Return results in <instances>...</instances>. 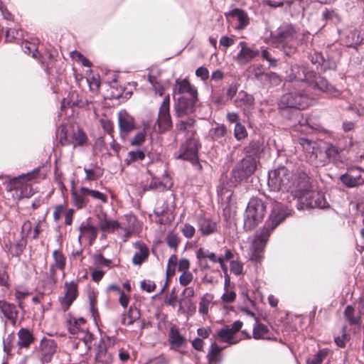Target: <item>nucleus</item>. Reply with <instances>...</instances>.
<instances>
[{"instance_id":"obj_1","label":"nucleus","mask_w":364,"mask_h":364,"mask_svg":"<svg viewBox=\"0 0 364 364\" xmlns=\"http://www.w3.org/2000/svg\"><path fill=\"white\" fill-rule=\"evenodd\" d=\"M287 216L286 208L279 203H275L264 226L256 232L252 244L257 249H264L272 232Z\"/></svg>"},{"instance_id":"obj_2","label":"nucleus","mask_w":364,"mask_h":364,"mask_svg":"<svg viewBox=\"0 0 364 364\" xmlns=\"http://www.w3.org/2000/svg\"><path fill=\"white\" fill-rule=\"evenodd\" d=\"M272 36L273 41L282 48L287 55L294 53L302 41L295 26L289 23H282Z\"/></svg>"},{"instance_id":"obj_3","label":"nucleus","mask_w":364,"mask_h":364,"mask_svg":"<svg viewBox=\"0 0 364 364\" xmlns=\"http://www.w3.org/2000/svg\"><path fill=\"white\" fill-rule=\"evenodd\" d=\"M266 205L259 198H252L244 213L243 229L246 232L255 230L264 220Z\"/></svg>"},{"instance_id":"obj_4","label":"nucleus","mask_w":364,"mask_h":364,"mask_svg":"<svg viewBox=\"0 0 364 364\" xmlns=\"http://www.w3.org/2000/svg\"><path fill=\"white\" fill-rule=\"evenodd\" d=\"M39 176V169H35L31 172L23 173L17 177L10 178L6 183V191L8 192H19L18 196L19 198H30L34 194L32 187V182Z\"/></svg>"},{"instance_id":"obj_5","label":"nucleus","mask_w":364,"mask_h":364,"mask_svg":"<svg viewBox=\"0 0 364 364\" xmlns=\"http://www.w3.org/2000/svg\"><path fill=\"white\" fill-rule=\"evenodd\" d=\"M311 188L312 186L308 175L303 171H297L292 173L287 191L289 192L294 198H297L300 204L306 195L310 193Z\"/></svg>"},{"instance_id":"obj_6","label":"nucleus","mask_w":364,"mask_h":364,"mask_svg":"<svg viewBox=\"0 0 364 364\" xmlns=\"http://www.w3.org/2000/svg\"><path fill=\"white\" fill-rule=\"evenodd\" d=\"M59 139L60 144L62 146H82L88 143L86 133L79 127L70 129L63 127L60 132Z\"/></svg>"},{"instance_id":"obj_7","label":"nucleus","mask_w":364,"mask_h":364,"mask_svg":"<svg viewBox=\"0 0 364 364\" xmlns=\"http://www.w3.org/2000/svg\"><path fill=\"white\" fill-rule=\"evenodd\" d=\"M292 173L282 166L269 173L268 186L273 191H287Z\"/></svg>"},{"instance_id":"obj_8","label":"nucleus","mask_w":364,"mask_h":364,"mask_svg":"<svg viewBox=\"0 0 364 364\" xmlns=\"http://www.w3.org/2000/svg\"><path fill=\"white\" fill-rule=\"evenodd\" d=\"M200 148V144L198 138L188 137L186 141L180 146L179 154L176 159L188 161L193 165L200 166L198 161V150Z\"/></svg>"},{"instance_id":"obj_9","label":"nucleus","mask_w":364,"mask_h":364,"mask_svg":"<svg viewBox=\"0 0 364 364\" xmlns=\"http://www.w3.org/2000/svg\"><path fill=\"white\" fill-rule=\"evenodd\" d=\"M257 168L255 158L245 157L238 161L231 171L232 178L236 182H241L249 178Z\"/></svg>"},{"instance_id":"obj_10","label":"nucleus","mask_w":364,"mask_h":364,"mask_svg":"<svg viewBox=\"0 0 364 364\" xmlns=\"http://www.w3.org/2000/svg\"><path fill=\"white\" fill-rule=\"evenodd\" d=\"M281 102L287 107L304 109L310 105L311 99L304 90L291 91L283 95Z\"/></svg>"},{"instance_id":"obj_11","label":"nucleus","mask_w":364,"mask_h":364,"mask_svg":"<svg viewBox=\"0 0 364 364\" xmlns=\"http://www.w3.org/2000/svg\"><path fill=\"white\" fill-rule=\"evenodd\" d=\"M159 133H164L172 128L173 124L170 114V97L167 95L159 107L156 122Z\"/></svg>"},{"instance_id":"obj_12","label":"nucleus","mask_w":364,"mask_h":364,"mask_svg":"<svg viewBox=\"0 0 364 364\" xmlns=\"http://www.w3.org/2000/svg\"><path fill=\"white\" fill-rule=\"evenodd\" d=\"M79 296V280L65 282L63 296L59 298L61 309L68 311Z\"/></svg>"},{"instance_id":"obj_13","label":"nucleus","mask_w":364,"mask_h":364,"mask_svg":"<svg viewBox=\"0 0 364 364\" xmlns=\"http://www.w3.org/2000/svg\"><path fill=\"white\" fill-rule=\"evenodd\" d=\"M78 230L77 240L80 244L86 242L90 246L94 244L98 235V227L92 223L90 218L81 223Z\"/></svg>"},{"instance_id":"obj_14","label":"nucleus","mask_w":364,"mask_h":364,"mask_svg":"<svg viewBox=\"0 0 364 364\" xmlns=\"http://www.w3.org/2000/svg\"><path fill=\"white\" fill-rule=\"evenodd\" d=\"M341 183L347 188L358 187L364 184V170L360 167L348 168L339 177Z\"/></svg>"},{"instance_id":"obj_15","label":"nucleus","mask_w":364,"mask_h":364,"mask_svg":"<svg viewBox=\"0 0 364 364\" xmlns=\"http://www.w3.org/2000/svg\"><path fill=\"white\" fill-rule=\"evenodd\" d=\"M328 203L326 201V198L323 193L314 191L312 189L310 193L306 195L304 199L299 204V209L304 208H326L328 207Z\"/></svg>"},{"instance_id":"obj_16","label":"nucleus","mask_w":364,"mask_h":364,"mask_svg":"<svg viewBox=\"0 0 364 364\" xmlns=\"http://www.w3.org/2000/svg\"><path fill=\"white\" fill-rule=\"evenodd\" d=\"M196 224L198 232L202 237H208L210 235L218 232L219 225L218 222L209 217L200 215L197 217Z\"/></svg>"},{"instance_id":"obj_17","label":"nucleus","mask_w":364,"mask_h":364,"mask_svg":"<svg viewBox=\"0 0 364 364\" xmlns=\"http://www.w3.org/2000/svg\"><path fill=\"white\" fill-rule=\"evenodd\" d=\"M198 99L179 97L175 103L174 108L178 117L188 115L195 112Z\"/></svg>"},{"instance_id":"obj_18","label":"nucleus","mask_w":364,"mask_h":364,"mask_svg":"<svg viewBox=\"0 0 364 364\" xmlns=\"http://www.w3.org/2000/svg\"><path fill=\"white\" fill-rule=\"evenodd\" d=\"M118 125L122 136H125L136 129L134 118L126 110H122L118 113Z\"/></svg>"},{"instance_id":"obj_19","label":"nucleus","mask_w":364,"mask_h":364,"mask_svg":"<svg viewBox=\"0 0 364 364\" xmlns=\"http://www.w3.org/2000/svg\"><path fill=\"white\" fill-rule=\"evenodd\" d=\"M234 105L242 109L243 114L247 115L253 108L255 97L245 90H240L233 100Z\"/></svg>"},{"instance_id":"obj_20","label":"nucleus","mask_w":364,"mask_h":364,"mask_svg":"<svg viewBox=\"0 0 364 364\" xmlns=\"http://www.w3.org/2000/svg\"><path fill=\"white\" fill-rule=\"evenodd\" d=\"M110 345L109 338H102L97 346V352L95 354V360L103 364H109L112 363L114 358L112 353L108 350Z\"/></svg>"},{"instance_id":"obj_21","label":"nucleus","mask_w":364,"mask_h":364,"mask_svg":"<svg viewBox=\"0 0 364 364\" xmlns=\"http://www.w3.org/2000/svg\"><path fill=\"white\" fill-rule=\"evenodd\" d=\"M0 313L15 326L18 316V311L16 304L10 303L4 299L0 300Z\"/></svg>"},{"instance_id":"obj_22","label":"nucleus","mask_w":364,"mask_h":364,"mask_svg":"<svg viewBox=\"0 0 364 364\" xmlns=\"http://www.w3.org/2000/svg\"><path fill=\"white\" fill-rule=\"evenodd\" d=\"M136 252L132 257V263L134 265H141L146 262L149 256L148 246L142 241H137L134 244Z\"/></svg>"},{"instance_id":"obj_23","label":"nucleus","mask_w":364,"mask_h":364,"mask_svg":"<svg viewBox=\"0 0 364 364\" xmlns=\"http://www.w3.org/2000/svg\"><path fill=\"white\" fill-rule=\"evenodd\" d=\"M313 72H308L305 67L298 65H291L289 77L291 81H297L304 83H308L311 73Z\"/></svg>"},{"instance_id":"obj_24","label":"nucleus","mask_w":364,"mask_h":364,"mask_svg":"<svg viewBox=\"0 0 364 364\" xmlns=\"http://www.w3.org/2000/svg\"><path fill=\"white\" fill-rule=\"evenodd\" d=\"M58 268L49 265L48 271L45 273L43 278L41 280L42 287L44 290L52 291L55 289L58 282Z\"/></svg>"},{"instance_id":"obj_25","label":"nucleus","mask_w":364,"mask_h":364,"mask_svg":"<svg viewBox=\"0 0 364 364\" xmlns=\"http://www.w3.org/2000/svg\"><path fill=\"white\" fill-rule=\"evenodd\" d=\"M56 349L57 344L54 340L43 338L41 343V358L43 362L50 363Z\"/></svg>"},{"instance_id":"obj_26","label":"nucleus","mask_w":364,"mask_h":364,"mask_svg":"<svg viewBox=\"0 0 364 364\" xmlns=\"http://www.w3.org/2000/svg\"><path fill=\"white\" fill-rule=\"evenodd\" d=\"M168 341L171 348L173 350H177L186 343V338L180 333L178 328L176 325L171 326Z\"/></svg>"},{"instance_id":"obj_27","label":"nucleus","mask_w":364,"mask_h":364,"mask_svg":"<svg viewBox=\"0 0 364 364\" xmlns=\"http://www.w3.org/2000/svg\"><path fill=\"white\" fill-rule=\"evenodd\" d=\"M86 320L82 318H70L66 321V326L68 332L73 335L80 337L82 333L86 329Z\"/></svg>"},{"instance_id":"obj_28","label":"nucleus","mask_w":364,"mask_h":364,"mask_svg":"<svg viewBox=\"0 0 364 364\" xmlns=\"http://www.w3.org/2000/svg\"><path fill=\"white\" fill-rule=\"evenodd\" d=\"M173 93V95H179L181 96L183 94L193 95L196 93V87L186 78L177 79L175 82Z\"/></svg>"},{"instance_id":"obj_29","label":"nucleus","mask_w":364,"mask_h":364,"mask_svg":"<svg viewBox=\"0 0 364 364\" xmlns=\"http://www.w3.org/2000/svg\"><path fill=\"white\" fill-rule=\"evenodd\" d=\"M85 190L86 187H81L78 191L74 188L71 190L72 202L78 210L85 208L89 203L87 194Z\"/></svg>"},{"instance_id":"obj_30","label":"nucleus","mask_w":364,"mask_h":364,"mask_svg":"<svg viewBox=\"0 0 364 364\" xmlns=\"http://www.w3.org/2000/svg\"><path fill=\"white\" fill-rule=\"evenodd\" d=\"M99 228L103 232L111 233L120 228L117 220L108 219L106 214L97 215Z\"/></svg>"},{"instance_id":"obj_31","label":"nucleus","mask_w":364,"mask_h":364,"mask_svg":"<svg viewBox=\"0 0 364 364\" xmlns=\"http://www.w3.org/2000/svg\"><path fill=\"white\" fill-rule=\"evenodd\" d=\"M226 18L230 16L237 18L238 25L237 29L243 30L250 24V18L247 13L241 9H234L225 14Z\"/></svg>"},{"instance_id":"obj_32","label":"nucleus","mask_w":364,"mask_h":364,"mask_svg":"<svg viewBox=\"0 0 364 364\" xmlns=\"http://www.w3.org/2000/svg\"><path fill=\"white\" fill-rule=\"evenodd\" d=\"M308 84L313 88L317 89L321 92H330L332 86L328 80L323 77L313 72Z\"/></svg>"},{"instance_id":"obj_33","label":"nucleus","mask_w":364,"mask_h":364,"mask_svg":"<svg viewBox=\"0 0 364 364\" xmlns=\"http://www.w3.org/2000/svg\"><path fill=\"white\" fill-rule=\"evenodd\" d=\"M17 345L19 348H28L35 341V337L30 330L21 328L17 333Z\"/></svg>"},{"instance_id":"obj_34","label":"nucleus","mask_w":364,"mask_h":364,"mask_svg":"<svg viewBox=\"0 0 364 364\" xmlns=\"http://www.w3.org/2000/svg\"><path fill=\"white\" fill-rule=\"evenodd\" d=\"M256 320L257 318H256ZM272 333L269 328L264 323L257 321L253 327L252 338L255 340H270Z\"/></svg>"},{"instance_id":"obj_35","label":"nucleus","mask_w":364,"mask_h":364,"mask_svg":"<svg viewBox=\"0 0 364 364\" xmlns=\"http://www.w3.org/2000/svg\"><path fill=\"white\" fill-rule=\"evenodd\" d=\"M21 48L23 52L28 55H31L33 58H38L40 52L38 50L39 41L33 38L31 41L23 40L21 42Z\"/></svg>"},{"instance_id":"obj_36","label":"nucleus","mask_w":364,"mask_h":364,"mask_svg":"<svg viewBox=\"0 0 364 364\" xmlns=\"http://www.w3.org/2000/svg\"><path fill=\"white\" fill-rule=\"evenodd\" d=\"M53 262L50 264L58 268V270L63 272L65 276V270L67 264V258L61 249H57L52 252Z\"/></svg>"},{"instance_id":"obj_37","label":"nucleus","mask_w":364,"mask_h":364,"mask_svg":"<svg viewBox=\"0 0 364 364\" xmlns=\"http://www.w3.org/2000/svg\"><path fill=\"white\" fill-rule=\"evenodd\" d=\"M259 55L258 50H253L251 48H243L237 53L236 60L240 65H246Z\"/></svg>"},{"instance_id":"obj_38","label":"nucleus","mask_w":364,"mask_h":364,"mask_svg":"<svg viewBox=\"0 0 364 364\" xmlns=\"http://www.w3.org/2000/svg\"><path fill=\"white\" fill-rule=\"evenodd\" d=\"M24 39L23 31L17 26L9 28L6 31L5 41L8 43H19Z\"/></svg>"},{"instance_id":"obj_39","label":"nucleus","mask_w":364,"mask_h":364,"mask_svg":"<svg viewBox=\"0 0 364 364\" xmlns=\"http://www.w3.org/2000/svg\"><path fill=\"white\" fill-rule=\"evenodd\" d=\"M196 257L200 263L204 262L205 259H208L212 263L215 264L221 262L222 257H218L215 253L210 252L209 250L200 247L196 252Z\"/></svg>"},{"instance_id":"obj_40","label":"nucleus","mask_w":364,"mask_h":364,"mask_svg":"<svg viewBox=\"0 0 364 364\" xmlns=\"http://www.w3.org/2000/svg\"><path fill=\"white\" fill-rule=\"evenodd\" d=\"M140 316L141 314L139 309L134 306H131L127 314L122 315V323L127 326L132 325L136 321L140 318Z\"/></svg>"},{"instance_id":"obj_41","label":"nucleus","mask_w":364,"mask_h":364,"mask_svg":"<svg viewBox=\"0 0 364 364\" xmlns=\"http://www.w3.org/2000/svg\"><path fill=\"white\" fill-rule=\"evenodd\" d=\"M262 143L259 140H252L247 146L244 148L246 154L245 157L255 158L259 157L262 151Z\"/></svg>"},{"instance_id":"obj_42","label":"nucleus","mask_w":364,"mask_h":364,"mask_svg":"<svg viewBox=\"0 0 364 364\" xmlns=\"http://www.w3.org/2000/svg\"><path fill=\"white\" fill-rule=\"evenodd\" d=\"M196 120L193 118H189L186 120H181L178 125V130L186 132L188 137H195L196 134V130L195 129Z\"/></svg>"},{"instance_id":"obj_43","label":"nucleus","mask_w":364,"mask_h":364,"mask_svg":"<svg viewBox=\"0 0 364 364\" xmlns=\"http://www.w3.org/2000/svg\"><path fill=\"white\" fill-rule=\"evenodd\" d=\"M343 314L346 320L350 326H360L362 322L361 317L360 315H355V309L352 306L348 305L344 310Z\"/></svg>"},{"instance_id":"obj_44","label":"nucleus","mask_w":364,"mask_h":364,"mask_svg":"<svg viewBox=\"0 0 364 364\" xmlns=\"http://www.w3.org/2000/svg\"><path fill=\"white\" fill-rule=\"evenodd\" d=\"M63 63L61 61H58L56 58L53 59V60L48 61V63L43 64L42 65L44 67L45 70L49 75H52L53 73L60 74L62 73Z\"/></svg>"},{"instance_id":"obj_45","label":"nucleus","mask_w":364,"mask_h":364,"mask_svg":"<svg viewBox=\"0 0 364 364\" xmlns=\"http://www.w3.org/2000/svg\"><path fill=\"white\" fill-rule=\"evenodd\" d=\"M65 105L69 107H82L83 102L76 91H72L69 92L68 97L63 100L62 107H65Z\"/></svg>"},{"instance_id":"obj_46","label":"nucleus","mask_w":364,"mask_h":364,"mask_svg":"<svg viewBox=\"0 0 364 364\" xmlns=\"http://www.w3.org/2000/svg\"><path fill=\"white\" fill-rule=\"evenodd\" d=\"M26 240L22 235L20 239L14 240L13 247L10 250V255L12 257H19L23 252L26 246Z\"/></svg>"},{"instance_id":"obj_47","label":"nucleus","mask_w":364,"mask_h":364,"mask_svg":"<svg viewBox=\"0 0 364 364\" xmlns=\"http://www.w3.org/2000/svg\"><path fill=\"white\" fill-rule=\"evenodd\" d=\"M213 298V294L210 293H206L201 297L198 308V311L200 314L207 315L208 314L209 305L212 302Z\"/></svg>"},{"instance_id":"obj_48","label":"nucleus","mask_w":364,"mask_h":364,"mask_svg":"<svg viewBox=\"0 0 364 364\" xmlns=\"http://www.w3.org/2000/svg\"><path fill=\"white\" fill-rule=\"evenodd\" d=\"M92 259L93 264L98 269L103 267L110 269L112 267V261L105 258L102 253H96L93 255Z\"/></svg>"},{"instance_id":"obj_49","label":"nucleus","mask_w":364,"mask_h":364,"mask_svg":"<svg viewBox=\"0 0 364 364\" xmlns=\"http://www.w3.org/2000/svg\"><path fill=\"white\" fill-rule=\"evenodd\" d=\"M223 348L216 343H213L207 355L209 364H215L219 360V355Z\"/></svg>"},{"instance_id":"obj_50","label":"nucleus","mask_w":364,"mask_h":364,"mask_svg":"<svg viewBox=\"0 0 364 364\" xmlns=\"http://www.w3.org/2000/svg\"><path fill=\"white\" fill-rule=\"evenodd\" d=\"M217 336L223 342H225L230 344L236 343V341H233V337L235 335L228 326L220 329L218 331Z\"/></svg>"},{"instance_id":"obj_51","label":"nucleus","mask_w":364,"mask_h":364,"mask_svg":"<svg viewBox=\"0 0 364 364\" xmlns=\"http://www.w3.org/2000/svg\"><path fill=\"white\" fill-rule=\"evenodd\" d=\"M90 309L92 316L95 319L97 316H99L98 309H97V293L95 291H91L88 293Z\"/></svg>"},{"instance_id":"obj_52","label":"nucleus","mask_w":364,"mask_h":364,"mask_svg":"<svg viewBox=\"0 0 364 364\" xmlns=\"http://www.w3.org/2000/svg\"><path fill=\"white\" fill-rule=\"evenodd\" d=\"M145 159V153L141 150L131 151L128 153L125 161L127 165L138 161H143Z\"/></svg>"},{"instance_id":"obj_53","label":"nucleus","mask_w":364,"mask_h":364,"mask_svg":"<svg viewBox=\"0 0 364 364\" xmlns=\"http://www.w3.org/2000/svg\"><path fill=\"white\" fill-rule=\"evenodd\" d=\"M57 56L58 53L55 49H46L43 53H40L37 60L43 65L48 63V61L53 60Z\"/></svg>"},{"instance_id":"obj_54","label":"nucleus","mask_w":364,"mask_h":364,"mask_svg":"<svg viewBox=\"0 0 364 364\" xmlns=\"http://www.w3.org/2000/svg\"><path fill=\"white\" fill-rule=\"evenodd\" d=\"M178 262V257L176 255L173 254V255H171V257H169V259L168 260L166 272V277L168 279L173 277L175 274L176 267L177 266Z\"/></svg>"},{"instance_id":"obj_55","label":"nucleus","mask_w":364,"mask_h":364,"mask_svg":"<svg viewBox=\"0 0 364 364\" xmlns=\"http://www.w3.org/2000/svg\"><path fill=\"white\" fill-rule=\"evenodd\" d=\"M327 355L326 349L319 350L317 353L308 358L306 364H322Z\"/></svg>"},{"instance_id":"obj_56","label":"nucleus","mask_w":364,"mask_h":364,"mask_svg":"<svg viewBox=\"0 0 364 364\" xmlns=\"http://www.w3.org/2000/svg\"><path fill=\"white\" fill-rule=\"evenodd\" d=\"M84 171L86 173L85 178L87 181H96L103 175V170L97 167L95 169H89L84 168Z\"/></svg>"},{"instance_id":"obj_57","label":"nucleus","mask_w":364,"mask_h":364,"mask_svg":"<svg viewBox=\"0 0 364 364\" xmlns=\"http://www.w3.org/2000/svg\"><path fill=\"white\" fill-rule=\"evenodd\" d=\"M166 242L170 248L176 251L181 239L176 233L169 232L166 237Z\"/></svg>"},{"instance_id":"obj_58","label":"nucleus","mask_w":364,"mask_h":364,"mask_svg":"<svg viewBox=\"0 0 364 364\" xmlns=\"http://www.w3.org/2000/svg\"><path fill=\"white\" fill-rule=\"evenodd\" d=\"M87 194V196H90L92 198L102 201L104 203L107 202V196L105 193L97 191L86 188L85 190Z\"/></svg>"},{"instance_id":"obj_59","label":"nucleus","mask_w":364,"mask_h":364,"mask_svg":"<svg viewBox=\"0 0 364 364\" xmlns=\"http://www.w3.org/2000/svg\"><path fill=\"white\" fill-rule=\"evenodd\" d=\"M234 136L237 141H241L247 136V132L245 127L241 123L235 124Z\"/></svg>"},{"instance_id":"obj_60","label":"nucleus","mask_w":364,"mask_h":364,"mask_svg":"<svg viewBox=\"0 0 364 364\" xmlns=\"http://www.w3.org/2000/svg\"><path fill=\"white\" fill-rule=\"evenodd\" d=\"M265 3L267 5L272 8L282 7L285 6L286 9L291 7L293 0H266Z\"/></svg>"},{"instance_id":"obj_61","label":"nucleus","mask_w":364,"mask_h":364,"mask_svg":"<svg viewBox=\"0 0 364 364\" xmlns=\"http://www.w3.org/2000/svg\"><path fill=\"white\" fill-rule=\"evenodd\" d=\"M341 333V336L336 337L334 338V341L338 347L344 348L346 346V341L349 339L347 334V326L346 325L342 327Z\"/></svg>"},{"instance_id":"obj_62","label":"nucleus","mask_w":364,"mask_h":364,"mask_svg":"<svg viewBox=\"0 0 364 364\" xmlns=\"http://www.w3.org/2000/svg\"><path fill=\"white\" fill-rule=\"evenodd\" d=\"M230 269L236 276L243 274V264L239 260H232L230 262Z\"/></svg>"},{"instance_id":"obj_63","label":"nucleus","mask_w":364,"mask_h":364,"mask_svg":"<svg viewBox=\"0 0 364 364\" xmlns=\"http://www.w3.org/2000/svg\"><path fill=\"white\" fill-rule=\"evenodd\" d=\"M225 292L221 296V300L223 303H233L235 299L237 294L235 291L231 288L224 289Z\"/></svg>"},{"instance_id":"obj_64","label":"nucleus","mask_w":364,"mask_h":364,"mask_svg":"<svg viewBox=\"0 0 364 364\" xmlns=\"http://www.w3.org/2000/svg\"><path fill=\"white\" fill-rule=\"evenodd\" d=\"M342 151V149L332 144H328L326 148V154L328 159H335L336 157Z\"/></svg>"}]
</instances>
